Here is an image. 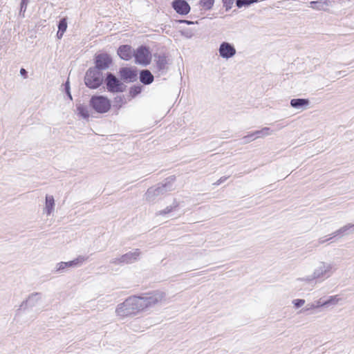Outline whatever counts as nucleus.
<instances>
[{"instance_id":"1","label":"nucleus","mask_w":354,"mask_h":354,"mask_svg":"<svg viewBox=\"0 0 354 354\" xmlns=\"http://www.w3.org/2000/svg\"><path fill=\"white\" fill-rule=\"evenodd\" d=\"M157 298L153 297H133L127 299L118 308L117 313L120 316L136 314L147 307L156 304Z\"/></svg>"},{"instance_id":"2","label":"nucleus","mask_w":354,"mask_h":354,"mask_svg":"<svg viewBox=\"0 0 354 354\" xmlns=\"http://www.w3.org/2000/svg\"><path fill=\"white\" fill-rule=\"evenodd\" d=\"M91 106L97 113H104L111 109V101L104 96H93L90 100Z\"/></svg>"},{"instance_id":"3","label":"nucleus","mask_w":354,"mask_h":354,"mask_svg":"<svg viewBox=\"0 0 354 354\" xmlns=\"http://www.w3.org/2000/svg\"><path fill=\"white\" fill-rule=\"evenodd\" d=\"M84 81L88 87L96 88L99 87L102 82V73L97 68H91L86 72Z\"/></svg>"},{"instance_id":"4","label":"nucleus","mask_w":354,"mask_h":354,"mask_svg":"<svg viewBox=\"0 0 354 354\" xmlns=\"http://www.w3.org/2000/svg\"><path fill=\"white\" fill-rule=\"evenodd\" d=\"M133 57L136 63L143 66L148 65L151 60V53L149 48L144 46H141L134 50Z\"/></svg>"},{"instance_id":"5","label":"nucleus","mask_w":354,"mask_h":354,"mask_svg":"<svg viewBox=\"0 0 354 354\" xmlns=\"http://www.w3.org/2000/svg\"><path fill=\"white\" fill-rule=\"evenodd\" d=\"M119 75L124 82H135L138 77V71L133 67H124L120 69Z\"/></svg>"},{"instance_id":"6","label":"nucleus","mask_w":354,"mask_h":354,"mask_svg":"<svg viewBox=\"0 0 354 354\" xmlns=\"http://www.w3.org/2000/svg\"><path fill=\"white\" fill-rule=\"evenodd\" d=\"M107 89L110 92L118 93L122 91L121 82L112 74H109L106 79Z\"/></svg>"},{"instance_id":"7","label":"nucleus","mask_w":354,"mask_h":354,"mask_svg":"<svg viewBox=\"0 0 354 354\" xmlns=\"http://www.w3.org/2000/svg\"><path fill=\"white\" fill-rule=\"evenodd\" d=\"M172 7L175 11L181 15H186L190 12V6L185 0H174Z\"/></svg>"},{"instance_id":"8","label":"nucleus","mask_w":354,"mask_h":354,"mask_svg":"<svg viewBox=\"0 0 354 354\" xmlns=\"http://www.w3.org/2000/svg\"><path fill=\"white\" fill-rule=\"evenodd\" d=\"M220 55L224 58H230L236 53V50L233 46L227 42H223L219 48Z\"/></svg>"},{"instance_id":"9","label":"nucleus","mask_w":354,"mask_h":354,"mask_svg":"<svg viewBox=\"0 0 354 354\" xmlns=\"http://www.w3.org/2000/svg\"><path fill=\"white\" fill-rule=\"evenodd\" d=\"M111 63V59L107 54H100L95 57V66L97 70L109 67Z\"/></svg>"},{"instance_id":"10","label":"nucleus","mask_w":354,"mask_h":354,"mask_svg":"<svg viewBox=\"0 0 354 354\" xmlns=\"http://www.w3.org/2000/svg\"><path fill=\"white\" fill-rule=\"evenodd\" d=\"M132 48L129 45H122L119 47L118 54L120 57L124 60H129L133 56Z\"/></svg>"},{"instance_id":"11","label":"nucleus","mask_w":354,"mask_h":354,"mask_svg":"<svg viewBox=\"0 0 354 354\" xmlns=\"http://www.w3.org/2000/svg\"><path fill=\"white\" fill-rule=\"evenodd\" d=\"M140 81L145 84H149L153 81V76L148 70H143L140 75Z\"/></svg>"},{"instance_id":"12","label":"nucleus","mask_w":354,"mask_h":354,"mask_svg":"<svg viewBox=\"0 0 354 354\" xmlns=\"http://www.w3.org/2000/svg\"><path fill=\"white\" fill-rule=\"evenodd\" d=\"M215 0H199L198 5L201 10H210L214 4Z\"/></svg>"},{"instance_id":"13","label":"nucleus","mask_w":354,"mask_h":354,"mask_svg":"<svg viewBox=\"0 0 354 354\" xmlns=\"http://www.w3.org/2000/svg\"><path fill=\"white\" fill-rule=\"evenodd\" d=\"M67 28V21L65 18L60 20L58 25V31L57 32V36L58 39H61L64 35V33L66 30Z\"/></svg>"},{"instance_id":"14","label":"nucleus","mask_w":354,"mask_h":354,"mask_svg":"<svg viewBox=\"0 0 354 354\" xmlns=\"http://www.w3.org/2000/svg\"><path fill=\"white\" fill-rule=\"evenodd\" d=\"M308 104V101L304 99H293L290 102V104L293 107H299Z\"/></svg>"},{"instance_id":"15","label":"nucleus","mask_w":354,"mask_h":354,"mask_svg":"<svg viewBox=\"0 0 354 354\" xmlns=\"http://www.w3.org/2000/svg\"><path fill=\"white\" fill-rule=\"evenodd\" d=\"M78 114L84 118H88L89 117V112L88 109L82 105H80L77 108Z\"/></svg>"},{"instance_id":"16","label":"nucleus","mask_w":354,"mask_h":354,"mask_svg":"<svg viewBox=\"0 0 354 354\" xmlns=\"http://www.w3.org/2000/svg\"><path fill=\"white\" fill-rule=\"evenodd\" d=\"M258 1V0H236V4L238 8H242L243 6H248Z\"/></svg>"},{"instance_id":"17","label":"nucleus","mask_w":354,"mask_h":354,"mask_svg":"<svg viewBox=\"0 0 354 354\" xmlns=\"http://www.w3.org/2000/svg\"><path fill=\"white\" fill-rule=\"evenodd\" d=\"M54 199L53 198L46 197V207L48 210V214H50L53 209Z\"/></svg>"},{"instance_id":"18","label":"nucleus","mask_w":354,"mask_h":354,"mask_svg":"<svg viewBox=\"0 0 354 354\" xmlns=\"http://www.w3.org/2000/svg\"><path fill=\"white\" fill-rule=\"evenodd\" d=\"M141 92V87L140 86H133L130 89V94L131 96L134 97L138 93Z\"/></svg>"},{"instance_id":"19","label":"nucleus","mask_w":354,"mask_h":354,"mask_svg":"<svg viewBox=\"0 0 354 354\" xmlns=\"http://www.w3.org/2000/svg\"><path fill=\"white\" fill-rule=\"evenodd\" d=\"M295 306L297 307V308H299V307H301L302 306L304 303H305V301L304 299H295L294 301H293Z\"/></svg>"},{"instance_id":"20","label":"nucleus","mask_w":354,"mask_h":354,"mask_svg":"<svg viewBox=\"0 0 354 354\" xmlns=\"http://www.w3.org/2000/svg\"><path fill=\"white\" fill-rule=\"evenodd\" d=\"M28 3V0H22L21 3V12H25L26 9L27 4Z\"/></svg>"},{"instance_id":"21","label":"nucleus","mask_w":354,"mask_h":354,"mask_svg":"<svg viewBox=\"0 0 354 354\" xmlns=\"http://www.w3.org/2000/svg\"><path fill=\"white\" fill-rule=\"evenodd\" d=\"M20 73L21 75H23L25 78L27 77V72L24 68H21L20 70Z\"/></svg>"},{"instance_id":"22","label":"nucleus","mask_w":354,"mask_h":354,"mask_svg":"<svg viewBox=\"0 0 354 354\" xmlns=\"http://www.w3.org/2000/svg\"><path fill=\"white\" fill-rule=\"evenodd\" d=\"M269 130H270V129H269V128H265V129H263L261 131H258V132H257L256 133H263V131H266V134H268V131H269Z\"/></svg>"},{"instance_id":"23","label":"nucleus","mask_w":354,"mask_h":354,"mask_svg":"<svg viewBox=\"0 0 354 354\" xmlns=\"http://www.w3.org/2000/svg\"><path fill=\"white\" fill-rule=\"evenodd\" d=\"M180 22L181 23H185L187 24H192V22L189 21H187V20H180Z\"/></svg>"},{"instance_id":"24","label":"nucleus","mask_w":354,"mask_h":354,"mask_svg":"<svg viewBox=\"0 0 354 354\" xmlns=\"http://www.w3.org/2000/svg\"><path fill=\"white\" fill-rule=\"evenodd\" d=\"M64 264H65L66 266H71V265L73 264V262L71 261V262H69V263H64Z\"/></svg>"},{"instance_id":"25","label":"nucleus","mask_w":354,"mask_h":354,"mask_svg":"<svg viewBox=\"0 0 354 354\" xmlns=\"http://www.w3.org/2000/svg\"><path fill=\"white\" fill-rule=\"evenodd\" d=\"M316 3H317V2H314V1L311 2V4H316Z\"/></svg>"}]
</instances>
